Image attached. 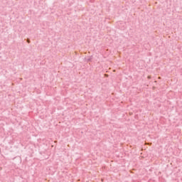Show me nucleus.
Returning a JSON list of instances; mask_svg holds the SVG:
<instances>
[{"label":"nucleus","instance_id":"f257e3e1","mask_svg":"<svg viewBox=\"0 0 182 182\" xmlns=\"http://www.w3.org/2000/svg\"><path fill=\"white\" fill-rule=\"evenodd\" d=\"M149 79H150V77H148Z\"/></svg>","mask_w":182,"mask_h":182}]
</instances>
